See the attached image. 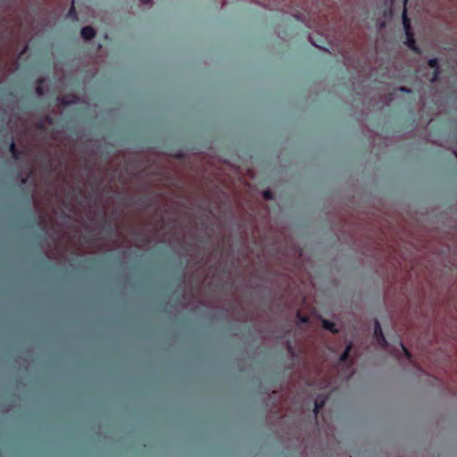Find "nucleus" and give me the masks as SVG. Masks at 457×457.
<instances>
[{"label": "nucleus", "mask_w": 457, "mask_h": 457, "mask_svg": "<svg viewBox=\"0 0 457 457\" xmlns=\"http://www.w3.org/2000/svg\"><path fill=\"white\" fill-rule=\"evenodd\" d=\"M321 323H322V328H323L330 331L333 334L338 333V329L337 328V325L333 321L325 319V320H322Z\"/></svg>", "instance_id": "39448f33"}, {"label": "nucleus", "mask_w": 457, "mask_h": 457, "mask_svg": "<svg viewBox=\"0 0 457 457\" xmlns=\"http://www.w3.org/2000/svg\"><path fill=\"white\" fill-rule=\"evenodd\" d=\"M428 67L434 69V70H436V69H440L439 67V61L437 58H431L428 61Z\"/></svg>", "instance_id": "6e6552de"}, {"label": "nucleus", "mask_w": 457, "mask_h": 457, "mask_svg": "<svg viewBox=\"0 0 457 457\" xmlns=\"http://www.w3.org/2000/svg\"><path fill=\"white\" fill-rule=\"evenodd\" d=\"M407 1H408V0H404V4H406V2H407Z\"/></svg>", "instance_id": "a878e982"}, {"label": "nucleus", "mask_w": 457, "mask_h": 457, "mask_svg": "<svg viewBox=\"0 0 457 457\" xmlns=\"http://www.w3.org/2000/svg\"><path fill=\"white\" fill-rule=\"evenodd\" d=\"M453 154H455V156L457 157V148H455V149L453 150Z\"/></svg>", "instance_id": "b1692460"}, {"label": "nucleus", "mask_w": 457, "mask_h": 457, "mask_svg": "<svg viewBox=\"0 0 457 457\" xmlns=\"http://www.w3.org/2000/svg\"><path fill=\"white\" fill-rule=\"evenodd\" d=\"M144 4H151L152 0H140Z\"/></svg>", "instance_id": "aec40b11"}, {"label": "nucleus", "mask_w": 457, "mask_h": 457, "mask_svg": "<svg viewBox=\"0 0 457 457\" xmlns=\"http://www.w3.org/2000/svg\"><path fill=\"white\" fill-rule=\"evenodd\" d=\"M45 121L48 123H53V119L47 115L45 117Z\"/></svg>", "instance_id": "f3484780"}, {"label": "nucleus", "mask_w": 457, "mask_h": 457, "mask_svg": "<svg viewBox=\"0 0 457 457\" xmlns=\"http://www.w3.org/2000/svg\"><path fill=\"white\" fill-rule=\"evenodd\" d=\"M9 151L12 154V158L16 161L21 160L24 155V153L17 148L15 143L12 140L10 143Z\"/></svg>", "instance_id": "20e7f679"}, {"label": "nucleus", "mask_w": 457, "mask_h": 457, "mask_svg": "<svg viewBox=\"0 0 457 457\" xmlns=\"http://www.w3.org/2000/svg\"><path fill=\"white\" fill-rule=\"evenodd\" d=\"M313 46H317V47H320L318 45H316V43L314 42H312Z\"/></svg>", "instance_id": "393cba45"}, {"label": "nucleus", "mask_w": 457, "mask_h": 457, "mask_svg": "<svg viewBox=\"0 0 457 457\" xmlns=\"http://www.w3.org/2000/svg\"><path fill=\"white\" fill-rule=\"evenodd\" d=\"M87 262H89L92 264H95L96 262V259H89V260H87Z\"/></svg>", "instance_id": "4be33fe9"}, {"label": "nucleus", "mask_w": 457, "mask_h": 457, "mask_svg": "<svg viewBox=\"0 0 457 457\" xmlns=\"http://www.w3.org/2000/svg\"><path fill=\"white\" fill-rule=\"evenodd\" d=\"M287 348H288L289 352H292L293 348H292L290 342L287 343Z\"/></svg>", "instance_id": "412c9836"}, {"label": "nucleus", "mask_w": 457, "mask_h": 457, "mask_svg": "<svg viewBox=\"0 0 457 457\" xmlns=\"http://www.w3.org/2000/svg\"><path fill=\"white\" fill-rule=\"evenodd\" d=\"M399 90L405 93H411V89L406 87H400Z\"/></svg>", "instance_id": "2eb2a0df"}, {"label": "nucleus", "mask_w": 457, "mask_h": 457, "mask_svg": "<svg viewBox=\"0 0 457 457\" xmlns=\"http://www.w3.org/2000/svg\"><path fill=\"white\" fill-rule=\"evenodd\" d=\"M80 35H81L82 38H84L86 40H89V39H92L96 36V30L91 26H86L81 29Z\"/></svg>", "instance_id": "7ed1b4c3"}, {"label": "nucleus", "mask_w": 457, "mask_h": 457, "mask_svg": "<svg viewBox=\"0 0 457 457\" xmlns=\"http://www.w3.org/2000/svg\"><path fill=\"white\" fill-rule=\"evenodd\" d=\"M351 350H352V344H349L348 345H346L344 352L340 355L339 361L341 362H345L348 361Z\"/></svg>", "instance_id": "0eeeda50"}, {"label": "nucleus", "mask_w": 457, "mask_h": 457, "mask_svg": "<svg viewBox=\"0 0 457 457\" xmlns=\"http://www.w3.org/2000/svg\"><path fill=\"white\" fill-rule=\"evenodd\" d=\"M44 222V220L40 217L39 220H38V224H42Z\"/></svg>", "instance_id": "5701e85b"}, {"label": "nucleus", "mask_w": 457, "mask_h": 457, "mask_svg": "<svg viewBox=\"0 0 457 457\" xmlns=\"http://www.w3.org/2000/svg\"><path fill=\"white\" fill-rule=\"evenodd\" d=\"M297 318L301 323H308L309 322V318L302 315L300 312H297Z\"/></svg>", "instance_id": "f8f14e48"}, {"label": "nucleus", "mask_w": 457, "mask_h": 457, "mask_svg": "<svg viewBox=\"0 0 457 457\" xmlns=\"http://www.w3.org/2000/svg\"><path fill=\"white\" fill-rule=\"evenodd\" d=\"M325 402H326V400L324 398H320V399L318 398V399L315 400V402H314V409H313V411H314L315 415H318L320 411L322 410V408L325 405Z\"/></svg>", "instance_id": "423d86ee"}, {"label": "nucleus", "mask_w": 457, "mask_h": 457, "mask_svg": "<svg viewBox=\"0 0 457 457\" xmlns=\"http://www.w3.org/2000/svg\"><path fill=\"white\" fill-rule=\"evenodd\" d=\"M42 82H43V80H42V79H40V80H39V85H38V86L37 87V88H36V92H37V94L38 96H42V95H43V88H42V86H41Z\"/></svg>", "instance_id": "4468645a"}, {"label": "nucleus", "mask_w": 457, "mask_h": 457, "mask_svg": "<svg viewBox=\"0 0 457 457\" xmlns=\"http://www.w3.org/2000/svg\"><path fill=\"white\" fill-rule=\"evenodd\" d=\"M137 204L143 206L144 208L147 209L151 207V202L145 198H139L137 201Z\"/></svg>", "instance_id": "1a4fd4ad"}, {"label": "nucleus", "mask_w": 457, "mask_h": 457, "mask_svg": "<svg viewBox=\"0 0 457 457\" xmlns=\"http://www.w3.org/2000/svg\"><path fill=\"white\" fill-rule=\"evenodd\" d=\"M37 128L39 129H45V122H43V121L38 122L37 123Z\"/></svg>", "instance_id": "dca6fc26"}, {"label": "nucleus", "mask_w": 457, "mask_h": 457, "mask_svg": "<svg viewBox=\"0 0 457 457\" xmlns=\"http://www.w3.org/2000/svg\"><path fill=\"white\" fill-rule=\"evenodd\" d=\"M440 72H441V71H440V69L434 70L433 74H432V77H431V79H430V81H431L432 83L436 82V81L438 79V77H439V75H440Z\"/></svg>", "instance_id": "9b49d317"}, {"label": "nucleus", "mask_w": 457, "mask_h": 457, "mask_svg": "<svg viewBox=\"0 0 457 457\" xmlns=\"http://www.w3.org/2000/svg\"><path fill=\"white\" fill-rule=\"evenodd\" d=\"M263 197L267 200H272L273 199V194L270 190H265L263 192Z\"/></svg>", "instance_id": "ddd939ff"}, {"label": "nucleus", "mask_w": 457, "mask_h": 457, "mask_svg": "<svg viewBox=\"0 0 457 457\" xmlns=\"http://www.w3.org/2000/svg\"><path fill=\"white\" fill-rule=\"evenodd\" d=\"M45 167H46V169H48L49 170H52V166H51V163H50L49 162H46V163H45Z\"/></svg>", "instance_id": "a211bd4d"}, {"label": "nucleus", "mask_w": 457, "mask_h": 457, "mask_svg": "<svg viewBox=\"0 0 457 457\" xmlns=\"http://www.w3.org/2000/svg\"><path fill=\"white\" fill-rule=\"evenodd\" d=\"M73 13L75 14V9L74 6H71V8L69 11V14L72 15Z\"/></svg>", "instance_id": "6ab92c4d"}, {"label": "nucleus", "mask_w": 457, "mask_h": 457, "mask_svg": "<svg viewBox=\"0 0 457 457\" xmlns=\"http://www.w3.org/2000/svg\"><path fill=\"white\" fill-rule=\"evenodd\" d=\"M374 337H375L378 344L381 347L387 348L388 343L384 337L381 326L378 320H375Z\"/></svg>", "instance_id": "f03ea898"}, {"label": "nucleus", "mask_w": 457, "mask_h": 457, "mask_svg": "<svg viewBox=\"0 0 457 457\" xmlns=\"http://www.w3.org/2000/svg\"><path fill=\"white\" fill-rule=\"evenodd\" d=\"M400 347L402 348L404 355L406 356V358L411 361V353L408 351V349L403 345V344L402 342H400Z\"/></svg>", "instance_id": "9d476101"}, {"label": "nucleus", "mask_w": 457, "mask_h": 457, "mask_svg": "<svg viewBox=\"0 0 457 457\" xmlns=\"http://www.w3.org/2000/svg\"><path fill=\"white\" fill-rule=\"evenodd\" d=\"M402 21H403V26L406 37V40L404 44L410 48L411 51H413L415 54H420L421 49L416 44V40L414 37V33L411 29V21L407 16L406 9L404 8L402 15Z\"/></svg>", "instance_id": "f257e3e1"}]
</instances>
